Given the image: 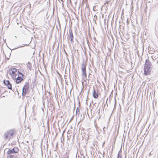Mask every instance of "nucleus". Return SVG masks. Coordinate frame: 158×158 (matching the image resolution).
Masks as SVG:
<instances>
[{
    "label": "nucleus",
    "instance_id": "2eb2a0df",
    "mask_svg": "<svg viewBox=\"0 0 158 158\" xmlns=\"http://www.w3.org/2000/svg\"><path fill=\"white\" fill-rule=\"evenodd\" d=\"M28 67L30 68L31 66V64L30 63L28 62V65H27Z\"/></svg>",
    "mask_w": 158,
    "mask_h": 158
},
{
    "label": "nucleus",
    "instance_id": "39448f33",
    "mask_svg": "<svg viewBox=\"0 0 158 158\" xmlns=\"http://www.w3.org/2000/svg\"><path fill=\"white\" fill-rule=\"evenodd\" d=\"M19 76H18V77H17L15 79L16 80L15 82L16 83L19 84L23 80V75L22 73H20Z\"/></svg>",
    "mask_w": 158,
    "mask_h": 158
},
{
    "label": "nucleus",
    "instance_id": "f257e3e1",
    "mask_svg": "<svg viewBox=\"0 0 158 158\" xmlns=\"http://www.w3.org/2000/svg\"><path fill=\"white\" fill-rule=\"evenodd\" d=\"M19 151V149L17 147H15L12 149H9L7 152L8 155L7 158H16L17 156L16 153Z\"/></svg>",
    "mask_w": 158,
    "mask_h": 158
},
{
    "label": "nucleus",
    "instance_id": "f03ea898",
    "mask_svg": "<svg viewBox=\"0 0 158 158\" xmlns=\"http://www.w3.org/2000/svg\"><path fill=\"white\" fill-rule=\"evenodd\" d=\"M152 64L149 60H146L144 68V71L145 75H148L150 74L152 69Z\"/></svg>",
    "mask_w": 158,
    "mask_h": 158
},
{
    "label": "nucleus",
    "instance_id": "a211bd4d",
    "mask_svg": "<svg viewBox=\"0 0 158 158\" xmlns=\"http://www.w3.org/2000/svg\"><path fill=\"white\" fill-rule=\"evenodd\" d=\"M105 127H103V131H104V132H105Z\"/></svg>",
    "mask_w": 158,
    "mask_h": 158
},
{
    "label": "nucleus",
    "instance_id": "7ed1b4c3",
    "mask_svg": "<svg viewBox=\"0 0 158 158\" xmlns=\"http://www.w3.org/2000/svg\"><path fill=\"white\" fill-rule=\"evenodd\" d=\"M14 133V129H10L6 131L3 135V138L5 141H9L13 136Z\"/></svg>",
    "mask_w": 158,
    "mask_h": 158
},
{
    "label": "nucleus",
    "instance_id": "aec40b11",
    "mask_svg": "<svg viewBox=\"0 0 158 158\" xmlns=\"http://www.w3.org/2000/svg\"><path fill=\"white\" fill-rule=\"evenodd\" d=\"M94 17H97V16L96 15H95L94 16Z\"/></svg>",
    "mask_w": 158,
    "mask_h": 158
},
{
    "label": "nucleus",
    "instance_id": "dca6fc26",
    "mask_svg": "<svg viewBox=\"0 0 158 158\" xmlns=\"http://www.w3.org/2000/svg\"><path fill=\"white\" fill-rule=\"evenodd\" d=\"M118 158H122L121 156H119V154H118Z\"/></svg>",
    "mask_w": 158,
    "mask_h": 158
},
{
    "label": "nucleus",
    "instance_id": "4468645a",
    "mask_svg": "<svg viewBox=\"0 0 158 158\" xmlns=\"http://www.w3.org/2000/svg\"><path fill=\"white\" fill-rule=\"evenodd\" d=\"M152 58L153 59V60H154L155 59H156V58L155 56H152Z\"/></svg>",
    "mask_w": 158,
    "mask_h": 158
},
{
    "label": "nucleus",
    "instance_id": "1a4fd4ad",
    "mask_svg": "<svg viewBox=\"0 0 158 158\" xmlns=\"http://www.w3.org/2000/svg\"><path fill=\"white\" fill-rule=\"evenodd\" d=\"M92 94L93 97L95 98H97L98 97V94L97 92L95 90L94 88L93 87V90L92 92Z\"/></svg>",
    "mask_w": 158,
    "mask_h": 158
},
{
    "label": "nucleus",
    "instance_id": "20e7f679",
    "mask_svg": "<svg viewBox=\"0 0 158 158\" xmlns=\"http://www.w3.org/2000/svg\"><path fill=\"white\" fill-rule=\"evenodd\" d=\"M86 65L83 63L81 67V69L82 71V75L83 79L86 78L87 76L86 71Z\"/></svg>",
    "mask_w": 158,
    "mask_h": 158
},
{
    "label": "nucleus",
    "instance_id": "9d476101",
    "mask_svg": "<svg viewBox=\"0 0 158 158\" xmlns=\"http://www.w3.org/2000/svg\"><path fill=\"white\" fill-rule=\"evenodd\" d=\"M69 34L70 35V37L71 39V40L72 42H73V36L72 30H69Z\"/></svg>",
    "mask_w": 158,
    "mask_h": 158
},
{
    "label": "nucleus",
    "instance_id": "9b49d317",
    "mask_svg": "<svg viewBox=\"0 0 158 158\" xmlns=\"http://www.w3.org/2000/svg\"><path fill=\"white\" fill-rule=\"evenodd\" d=\"M20 73H20L19 72V73H15L14 74L12 75V76H11V77L13 79H16V78L17 77H18V76L19 75V74L20 75Z\"/></svg>",
    "mask_w": 158,
    "mask_h": 158
},
{
    "label": "nucleus",
    "instance_id": "f8f14e48",
    "mask_svg": "<svg viewBox=\"0 0 158 158\" xmlns=\"http://www.w3.org/2000/svg\"><path fill=\"white\" fill-rule=\"evenodd\" d=\"M80 110L79 107H77L76 109V113L78 115L79 114Z\"/></svg>",
    "mask_w": 158,
    "mask_h": 158
},
{
    "label": "nucleus",
    "instance_id": "0eeeda50",
    "mask_svg": "<svg viewBox=\"0 0 158 158\" xmlns=\"http://www.w3.org/2000/svg\"><path fill=\"white\" fill-rule=\"evenodd\" d=\"M4 84L6 85L9 89H12V85L10 81L8 80H4L3 81Z\"/></svg>",
    "mask_w": 158,
    "mask_h": 158
},
{
    "label": "nucleus",
    "instance_id": "f3484780",
    "mask_svg": "<svg viewBox=\"0 0 158 158\" xmlns=\"http://www.w3.org/2000/svg\"><path fill=\"white\" fill-rule=\"evenodd\" d=\"M110 2L109 1H107L106 2L105 4H108L109 2Z\"/></svg>",
    "mask_w": 158,
    "mask_h": 158
},
{
    "label": "nucleus",
    "instance_id": "6e6552de",
    "mask_svg": "<svg viewBox=\"0 0 158 158\" xmlns=\"http://www.w3.org/2000/svg\"><path fill=\"white\" fill-rule=\"evenodd\" d=\"M28 86L25 85L23 87V93L22 95H24L26 93V91L28 89Z\"/></svg>",
    "mask_w": 158,
    "mask_h": 158
},
{
    "label": "nucleus",
    "instance_id": "423d86ee",
    "mask_svg": "<svg viewBox=\"0 0 158 158\" xmlns=\"http://www.w3.org/2000/svg\"><path fill=\"white\" fill-rule=\"evenodd\" d=\"M10 75L12 76L15 73H19V72L17 71V69L15 68L10 69L8 71Z\"/></svg>",
    "mask_w": 158,
    "mask_h": 158
},
{
    "label": "nucleus",
    "instance_id": "ddd939ff",
    "mask_svg": "<svg viewBox=\"0 0 158 158\" xmlns=\"http://www.w3.org/2000/svg\"><path fill=\"white\" fill-rule=\"evenodd\" d=\"M2 88H0V97L1 96V93H2V92H3L2 93L3 94L5 92L2 90Z\"/></svg>",
    "mask_w": 158,
    "mask_h": 158
},
{
    "label": "nucleus",
    "instance_id": "6ab92c4d",
    "mask_svg": "<svg viewBox=\"0 0 158 158\" xmlns=\"http://www.w3.org/2000/svg\"><path fill=\"white\" fill-rule=\"evenodd\" d=\"M24 142H26L27 143H28V141H25Z\"/></svg>",
    "mask_w": 158,
    "mask_h": 158
}]
</instances>
